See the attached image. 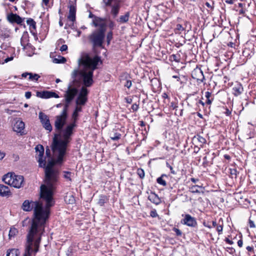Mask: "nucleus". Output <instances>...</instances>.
I'll list each match as a JSON object with an SVG mask.
<instances>
[{"label":"nucleus","instance_id":"nucleus-1","mask_svg":"<svg viewBox=\"0 0 256 256\" xmlns=\"http://www.w3.org/2000/svg\"><path fill=\"white\" fill-rule=\"evenodd\" d=\"M55 186L46 184L40 186V197L38 200L24 202L22 208L26 212L34 210L31 225L27 236H36L40 238L44 232L45 224L50 214V208L54 205L53 198Z\"/></svg>","mask_w":256,"mask_h":256},{"label":"nucleus","instance_id":"nucleus-2","mask_svg":"<svg viewBox=\"0 0 256 256\" xmlns=\"http://www.w3.org/2000/svg\"><path fill=\"white\" fill-rule=\"evenodd\" d=\"M100 62V58L98 56L91 57L88 54H84L78 60V68L74 69L71 74L73 84L77 87L82 84L80 91L78 94L80 96L87 98L88 90L86 87L91 86L93 83V72L97 68V66Z\"/></svg>","mask_w":256,"mask_h":256},{"label":"nucleus","instance_id":"nucleus-3","mask_svg":"<svg viewBox=\"0 0 256 256\" xmlns=\"http://www.w3.org/2000/svg\"><path fill=\"white\" fill-rule=\"evenodd\" d=\"M54 141L52 144V149L53 153V158L51 157L50 150L48 147H46V154L48 157V164L46 166V161L42 160V156L44 154V148L42 145L37 146L35 149L36 151V158L38 160L39 165L40 167L45 168L46 176V184L52 186L53 185L56 186L58 178V171L56 169L54 168L55 164H61L63 161L64 156L66 154V148L64 152L61 156V159L59 160L60 156H56L53 150Z\"/></svg>","mask_w":256,"mask_h":256},{"label":"nucleus","instance_id":"nucleus-4","mask_svg":"<svg viewBox=\"0 0 256 256\" xmlns=\"http://www.w3.org/2000/svg\"><path fill=\"white\" fill-rule=\"evenodd\" d=\"M78 112L74 111L72 114L73 122L68 124L63 129L62 140H58V134H55L54 138L53 150L56 156H60L59 160L64 152V150L67 146L68 144L70 142V136L73 134V130L76 126V122L77 120Z\"/></svg>","mask_w":256,"mask_h":256},{"label":"nucleus","instance_id":"nucleus-5","mask_svg":"<svg viewBox=\"0 0 256 256\" xmlns=\"http://www.w3.org/2000/svg\"><path fill=\"white\" fill-rule=\"evenodd\" d=\"M36 238V236H27V240L26 244V252L24 256H32L34 252V256L38 251L39 246L41 240V236Z\"/></svg>","mask_w":256,"mask_h":256},{"label":"nucleus","instance_id":"nucleus-6","mask_svg":"<svg viewBox=\"0 0 256 256\" xmlns=\"http://www.w3.org/2000/svg\"><path fill=\"white\" fill-rule=\"evenodd\" d=\"M2 180L5 184L17 188H20L24 185L23 176L16 175L12 172H8L4 175Z\"/></svg>","mask_w":256,"mask_h":256},{"label":"nucleus","instance_id":"nucleus-7","mask_svg":"<svg viewBox=\"0 0 256 256\" xmlns=\"http://www.w3.org/2000/svg\"><path fill=\"white\" fill-rule=\"evenodd\" d=\"M105 36V32L94 30L89 36V40L94 47H102Z\"/></svg>","mask_w":256,"mask_h":256},{"label":"nucleus","instance_id":"nucleus-8","mask_svg":"<svg viewBox=\"0 0 256 256\" xmlns=\"http://www.w3.org/2000/svg\"><path fill=\"white\" fill-rule=\"evenodd\" d=\"M122 0H103L106 6H110V14L116 18L118 14Z\"/></svg>","mask_w":256,"mask_h":256},{"label":"nucleus","instance_id":"nucleus-9","mask_svg":"<svg viewBox=\"0 0 256 256\" xmlns=\"http://www.w3.org/2000/svg\"><path fill=\"white\" fill-rule=\"evenodd\" d=\"M76 87V84H73V79H72V81L70 83L64 94L65 101L70 102L73 100L78 93Z\"/></svg>","mask_w":256,"mask_h":256},{"label":"nucleus","instance_id":"nucleus-10","mask_svg":"<svg viewBox=\"0 0 256 256\" xmlns=\"http://www.w3.org/2000/svg\"><path fill=\"white\" fill-rule=\"evenodd\" d=\"M68 118V114L60 113V115L56 116L54 122V126L58 132L62 133V128L66 124Z\"/></svg>","mask_w":256,"mask_h":256},{"label":"nucleus","instance_id":"nucleus-11","mask_svg":"<svg viewBox=\"0 0 256 256\" xmlns=\"http://www.w3.org/2000/svg\"><path fill=\"white\" fill-rule=\"evenodd\" d=\"M182 216L184 218L180 220L182 224L190 228H196L197 226L198 223L195 218L189 214H182Z\"/></svg>","mask_w":256,"mask_h":256},{"label":"nucleus","instance_id":"nucleus-12","mask_svg":"<svg viewBox=\"0 0 256 256\" xmlns=\"http://www.w3.org/2000/svg\"><path fill=\"white\" fill-rule=\"evenodd\" d=\"M92 24L99 28L96 30L105 32L106 30V19L95 16L92 20Z\"/></svg>","mask_w":256,"mask_h":256},{"label":"nucleus","instance_id":"nucleus-13","mask_svg":"<svg viewBox=\"0 0 256 256\" xmlns=\"http://www.w3.org/2000/svg\"><path fill=\"white\" fill-rule=\"evenodd\" d=\"M39 118L44 128L49 132L52 130V126L50 124L48 117L42 112L39 113Z\"/></svg>","mask_w":256,"mask_h":256},{"label":"nucleus","instance_id":"nucleus-14","mask_svg":"<svg viewBox=\"0 0 256 256\" xmlns=\"http://www.w3.org/2000/svg\"><path fill=\"white\" fill-rule=\"evenodd\" d=\"M36 96L42 98H58L59 96L56 92L51 91L38 92Z\"/></svg>","mask_w":256,"mask_h":256},{"label":"nucleus","instance_id":"nucleus-15","mask_svg":"<svg viewBox=\"0 0 256 256\" xmlns=\"http://www.w3.org/2000/svg\"><path fill=\"white\" fill-rule=\"evenodd\" d=\"M7 19L10 23H16L17 24H21L23 21L22 18L16 14L10 13L7 16Z\"/></svg>","mask_w":256,"mask_h":256},{"label":"nucleus","instance_id":"nucleus-16","mask_svg":"<svg viewBox=\"0 0 256 256\" xmlns=\"http://www.w3.org/2000/svg\"><path fill=\"white\" fill-rule=\"evenodd\" d=\"M24 123L21 120H18L14 126V130L17 133H20L21 135L24 134Z\"/></svg>","mask_w":256,"mask_h":256},{"label":"nucleus","instance_id":"nucleus-17","mask_svg":"<svg viewBox=\"0 0 256 256\" xmlns=\"http://www.w3.org/2000/svg\"><path fill=\"white\" fill-rule=\"evenodd\" d=\"M68 18L69 20L74 22L76 20V8L74 5L70 6Z\"/></svg>","mask_w":256,"mask_h":256},{"label":"nucleus","instance_id":"nucleus-18","mask_svg":"<svg viewBox=\"0 0 256 256\" xmlns=\"http://www.w3.org/2000/svg\"><path fill=\"white\" fill-rule=\"evenodd\" d=\"M148 199L152 203L158 205L161 202L160 198L154 192H151L148 196Z\"/></svg>","mask_w":256,"mask_h":256},{"label":"nucleus","instance_id":"nucleus-19","mask_svg":"<svg viewBox=\"0 0 256 256\" xmlns=\"http://www.w3.org/2000/svg\"><path fill=\"white\" fill-rule=\"evenodd\" d=\"M242 91L243 88L240 84H237L232 88V93L236 96H238L240 94Z\"/></svg>","mask_w":256,"mask_h":256},{"label":"nucleus","instance_id":"nucleus-20","mask_svg":"<svg viewBox=\"0 0 256 256\" xmlns=\"http://www.w3.org/2000/svg\"><path fill=\"white\" fill-rule=\"evenodd\" d=\"M130 16V12H126L124 15L120 16L116 21L120 24L126 23L128 21Z\"/></svg>","mask_w":256,"mask_h":256},{"label":"nucleus","instance_id":"nucleus-21","mask_svg":"<svg viewBox=\"0 0 256 256\" xmlns=\"http://www.w3.org/2000/svg\"><path fill=\"white\" fill-rule=\"evenodd\" d=\"M9 193H10L9 188L4 184H0V196H6L8 195Z\"/></svg>","mask_w":256,"mask_h":256},{"label":"nucleus","instance_id":"nucleus-22","mask_svg":"<svg viewBox=\"0 0 256 256\" xmlns=\"http://www.w3.org/2000/svg\"><path fill=\"white\" fill-rule=\"evenodd\" d=\"M187 78L186 76L182 75L181 76H177V82H180V88L183 87L184 84L187 82Z\"/></svg>","mask_w":256,"mask_h":256},{"label":"nucleus","instance_id":"nucleus-23","mask_svg":"<svg viewBox=\"0 0 256 256\" xmlns=\"http://www.w3.org/2000/svg\"><path fill=\"white\" fill-rule=\"evenodd\" d=\"M64 200L67 204H72L74 202L75 198L72 194H67L64 198Z\"/></svg>","mask_w":256,"mask_h":256},{"label":"nucleus","instance_id":"nucleus-24","mask_svg":"<svg viewBox=\"0 0 256 256\" xmlns=\"http://www.w3.org/2000/svg\"><path fill=\"white\" fill-rule=\"evenodd\" d=\"M87 101V98H83L82 96H78L76 102V105H82L84 106L86 104Z\"/></svg>","mask_w":256,"mask_h":256},{"label":"nucleus","instance_id":"nucleus-25","mask_svg":"<svg viewBox=\"0 0 256 256\" xmlns=\"http://www.w3.org/2000/svg\"><path fill=\"white\" fill-rule=\"evenodd\" d=\"M52 62L56 64H63L66 62V59L63 56H58V58H54Z\"/></svg>","mask_w":256,"mask_h":256},{"label":"nucleus","instance_id":"nucleus-26","mask_svg":"<svg viewBox=\"0 0 256 256\" xmlns=\"http://www.w3.org/2000/svg\"><path fill=\"white\" fill-rule=\"evenodd\" d=\"M20 252L17 249H12L7 252L6 256H18Z\"/></svg>","mask_w":256,"mask_h":256},{"label":"nucleus","instance_id":"nucleus-27","mask_svg":"<svg viewBox=\"0 0 256 256\" xmlns=\"http://www.w3.org/2000/svg\"><path fill=\"white\" fill-rule=\"evenodd\" d=\"M27 24L30 26V28H33L36 30V22L34 20L31 18H29L26 20Z\"/></svg>","mask_w":256,"mask_h":256},{"label":"nucleus","instance_id":"nucleus-28","mask_svg":"<svg viewBox=\"0 0 256 256\" xmlns=\"http://www.w3.org/2000/svg\"><path fill=\"white\" fill-rule=\"evenodd\" d=\"M190 191L192 193H200L201 189V187L198 186H192L190 188Z\"/></svg>","mask_w":256,"mask_h":256},{"label":"nucleus","instance_id":"nucleus-29","mask_svg":"<svg viewBox=\"0 0 256 256\" xmlns=\"http://www.w3.org/2000/svg\"><path fill=\"white\" fill-rule=\"evenodd\" d=\"M40 78V76L38 74L32 73H30L29 74L28 79L32 81H37L38 79Z\"/></svg>","mask_w":256,"mask_h":256},{"label":"nucleus","instance_id":"nucleus-30","mask_svg":"<svg viewBox=\"0 0 256 256\" xmlns=\"http://www.w3.org/2000/svg\"><path fill=\"white\" fill-rule=\"evenodd\" d=\"M106 22L108 23V28L110 30V31H112V30L116 26L114 22L110 19H108Z\"/></svg>","mask_w":256,"mask_h":256},{"label":"nucleus","instance_id":"nucleus-31","mask_svg":"<svg viewBox=\"0 0 256 256\" xmlns=\"http://www.w3.org/2000/svg\"><path fill=\"white\" fill-rule=\"evenodd\" d=\"M106 198L105 196H100L98 200V204L100 206H102L106 202Z\"/></svg>","mask_w":256,"mask_h":256},{"label":"nucleus","instance_id":"nucleus-32","mask_svg":"<svg viewBox=\"0 0 256 256\" xmlns=\"http://www.w3.org/2000/svg\"><path fill=\"white\" fill-rule=\"evenodd\" d=\"M64 176L66 180L71 181V177L74 176V174L70 172H64Z\"/></svg>","mask_w":256,"mask_h":256},{"label":"nucleus","instance_id":"nucleus-33","mask_svg":"<svg viewBox=\"0 0 256 256\" xmlns=\"http://www.w3.org/2000/svg\"><path fill=\"white\" fill-rule=\"evenodd\" d=\"M113 33L112 31L108 32L106 35V41L108 44H110L111 40L112 39Z\"/></svg>","mask_w":256,"mask_h":256},{"label":"nucleus","instance_id":"nucleus-34","mask_svg":"<svg viewBox=\"0 0 256 256\" xmlns=\"http://www.w3.org/2000/svg\"><path fill=\"white\" fill-rule=\"evenodd\" d=\"M229 170H230V174L232 176V178H236V176H237V170H236V168H230Z\"/></svg>","mask_w":256,"mask_h":256},{"label":"nucleus","instance_id":"nucleus-35","mask_svg":"<svg viewBox=\"0 0 256 256\" xmlns=\"http://www.w3.org/2000/svg\"><path fill=\"white\" fill-rule=\"evenodd\" d=\"M165 176L164 175H162V176L158 178L157 179V182L158 184L162 185L164 186H165L166 185V182L164 180H163L162 178Z\"/></svg>","mask_w":256,"mask_h":256},{"label":"nucleus","instance_id":"nucleus-36","mask_svg":"<svg viewBox=\"0 0 256 256\" xmlns=\"http://www.w3.org/2000/svg\"><path fill=\"white\" fill-rule=\"evenodd\" d=\"M70 103V102H68V101H66V104H64L63 110L61 112L62 113L68 114V110Z\"/></svg>","mask_w":256,"mask_h":256},{"label":"nucleus","instance_id":"nucleus-37","mask_svg":"<svg viewBox=\"0 0 256 256\" xmlns=\"http://www.w3.org/2000/svg\"><path fill=\"white\" fill-rule=\"evenodd\" d=\"M121 134L119 133H114L110 136V138L114 140H116L120 138Z\"/></svg>","mask_w":256,"mask_h":256},{"label":"nucleus","instance_id":"nucleus-38","mask_svg":"<svg viewBox=\"0 0 256 256\" xmlns=\"http://www.w3.org/2000/svg\"><path fill=\"white\" fill-rule=\"evenodd\" d=\"M137 174L140 178H143L144 177V172L142 169L138 168L137 170Z\"/></svg>","mask_w":256,"mask_h":256},{"label":"nucleus","instance_id":"nucleus-39","mask_svg":"<svg viewBox=\"0 0 256 256\" xmlns=\"http://www.w3.org/2000/svg\"><path fill=\"white\" fill-rule=\"evenodd\" d=\"M181 54H182V60H181V58H180L179 60H178V59L177 58L176 62H177V63L180 62V64H181L182 65V66H181V68H184V67H185V66H184V63L182 62V60H184V58H185V55H184V54H183V53H182V52H181ZM178 54H177V55H178Z\"/></svg>","mask_w":256,"mask_h":256},{"label":"nucleus","instance_id":"nucleus-40","mask_svg":"<svg viewBox=\"0 0 256 256\" xmlns=\"http://www.w3.org/2000/svg\"><path fill=\"white\" fill-rule=\"evenodd\" d=\"M216 228V230L218 231V234H221L223 230L222 226L221 224H218Z\"/></svg>","mask_w":256,"mask_h":256},{"label":"nucleus","instance_id":"nucleus-41","mask_svg":"<svg viewBox=\"0 0 256 256\" xmlns=\"http://www.w3.org/2000/svg\"><path fill=\"white\" fill-rule=\"evenodd\" d=\"M16 232H17L16 230L14 228H10L9 232V236H12L15 235Z\"/></svg>","mask_w":256,"mask_h":256},{"label":"nucleus","instance_id":"nucleus-42","mask_svg":"<svg viewBox=\"0 0 256 256\" xmlns=\"http://www.w3.org/2000/svg\"><path fill=\"white\" fill-rule=\"evenodd\" d=\"M205 4L208 8H210L212 10L214 8V2H212V4H210L208 2H206Z\"/></svg>","mask_w":256,"mask_h":256},{"label":"nucleus","instance_id":"nucleus-43","mask_svg":"<svg viewBox=\"0 0 256 256\" xmlns=\"http://www.w3.org/2000/svg\"><path fill=\"white\" fill-rule=\"evenodd\" d=\"M132 81L130 80H127L126 84H124V86L128 88H130L132 86Z\"/></svg>","mask_w":256,"mask_h":256},{"label":"nucleus","instance_id":"nucleus-44","mask_svg":"<svg viewBox=\"0 0 256 256\" xmlns=\"http://www.w3.org/2000/svg\"><path fill=\"white\" fill-rule=\"evenodd\" d=\"M150 215L152 218H156L158 215L156 210H152L150 212Z\"/></svg>","mask_w":256,"mask_h":256},{"label":"nucleus","instance_id":"nucleus-45","mask_svg":"<svg viewBox=\"0 0 256 256\" xmlns=\"http://www.w3.org/2000/svg\"><path fill=\"white\" fill-rule=\"evenodd\" d=\"M248 224H249V226L250 228H256V226H255V224H254V221L251 220L250 218L248 220Z\"/></svg>","mask_w":256,"mask_h":256},{"label":"nucleus","instance_id":"nucleus-46","mask_svg":"<svg viewBox=\"0 0 256 256\" xmlns=\"http://www.w3.org/2000/svg\"><path fill=\"white\" fill-rule=\"evenodd\" d=\"M138 105L136 104H133L132 106V109L133 110V111H136L138 110Z\"/></svg>","mask_w":256,"mask_h":256},{"label":"nucleus","instance_id":"nucleus-47","mask_svg":"<svg viewBox=\"0 0 256 256\" xmlns=\"http://www.w3.org/2000/svg\"><path fill=\"white\" fill-rule=\"evenodd\" d=\"M81 105H76L74 111L76 112H79L82 111V107L80 106Z\"/></svg>","mask_w":256,"mask_h":256},{"label":"nucleus","instance_id":"nucleus-48","mask_svg":"<svg viewBox=\"0 0 256 256\" xmlns=\"http://www.w3.org/2000/svg\"><path fill=\"white\" fill-rule=\"evenodd\" d=\"M68 50V46L66 44H63L60 48L61 52H64Z\"/></svg>","mask_w":256,"mask_h":256},{"label":"nucleus","instance_id":"nucleus-49","mask_svg":"<svg viewBox=\"0 0 256 256\" xmlns=\"http://www.w3.org/2000/svg\"><path fill=\"white\" fill-rule=\"evenodd\" d=\"M32 96V93L30 92H26L25 93V97L26 98L28 99L30 98Z\"/></svg>","mask_w":256,"mask_h":256},{"label":"nucleus","instance_id":"nucleus-50","mask_svg":"<svg viewBox=\"0 0 256 256\" xmlns=\"http://www.w3.org/2000/svg\"><path fill=\"white\" fill-rule=\"evenodd\" d=\"M184 28L180 24H177V30H184Z\"/></svg>","mask_w":256,"mask_h":256},{"label":"nucleus","instance_id":"nucleus-51","mask_svg":"<svg viewBox=\"0 0 256 256\" xmlns=\"http://www.w3.org/2000/svg\"><path fill=\"white\" fill-rule=\"evenodd\" d=\"M203 160H204V162H203L202 164H203V166H207V162H207V158H206V156H204V157L203 158Z\"/></svg>","mask_w":256,"mask_h":256},{"label":"nucleus","instance_id":"nucleus-52","mask_svg":"<svg viewBox=\"0 0 256 256\" xmlns=\"http://www.w3.org/2000/svg\"><path fill=\"white\" fill-rule=\"evenodd\" d=\"M211 95H212V93L211 92H206L205 96H206V99L210 98V97L211 96Z\"/></svg>","mask_w":256,"mask_h":256},{"label":"nucleus","instance_id":"nucleus-53","mask_svg":"<svg viewBox=\"0 0 256 256\" xmlns=\"http://www.w3.org/2000/svg\"><path fill=\"white\" fill-rule=\"evenodd\" d=\"M196 72H198L200 74V76L202 77V80L204 79V76L202 72L200 70H196Z\"/></svg>","mask_w":256,"mask_h":256},{"label":"nucleus","instance_id":"nucleus-54","mask_svg":"<svg viewBox=\"0 0 256 256\" xmlns=\"http://www.w3.org/2000/svg\"><path fill=\"white\" fill-rule=\"evenodd\" d=\"M13 58H14V57H12V56L8 57L4 60V62H8L10 60H13Z\"/></svg>","mask_w":256,"mask_h":256},{"label":"nucleus","instance_id":"nucleus-55","mask_svg":"<svg viewBox=\"0 0 256 256\" xmlns=\"http://www.w3.org/2000/svg\"><path fill=\"white\" fill-rule=\"evenodd\" d=\"M242 244H243L242 240V239L238 240V245L240 247H242Z\"/></svg>","mask_w":256,"mask_h":256},{"label":"nucleus","instance_id":"nucleus-56","mask_svg":"<svg viewBox=\"0 0 256 256\" xmlns=\"http://www.w3.org/2000/svg\"><path fill=\"white\" fill-rule=\"evenodd\" d=\"M225 241L226 243L230 244H233V242L230 240H229L228 238H226V240H225Z\"/></svg>","mask_w":256,"mask_h":256},{"label":"nucleus","instance_id":"nucleus-57","mask_svg":"<svg viewBox=\"0 0 256 256\" xmlns=\"http://www.w3.org/2000/svg\"><path fill=\"white\" fill-rule=\"evenodd\" d=\"M224 113L226 116H230L231 114V111L226 108Z\"/></svg>","mask_w":256,"mask_h":256},{"label":"nucleus","instance_id":"nucleus-58","mask_svg":"<svg viewBox=\"0 0 256 256\" xmlns=\"http://www.w3.org/2000/svg\"><path fill=\"white\" fill-rule=\"evenodd\" d=\"M225 2L226 4H233V3H234V0H226Z\"/></svg>","mask_w":256,"mask_h":256},{"label":"nucleus","instance_id":"nucleus-59","mask_svg":"<svg viewBox=\"0 0 256 256\" xmlns=\"http://www.w3.org/2000/svg\"><path fill=\"white\" fill-rule=\"evenodd\" d=\"M174 60V61H176V56L175 54H172L170 58V60Z\"/></svg>","mask_w":256,"mask_h":256},{"label":"nucleus","instance_id":"nucleus-60","mask_svg":"<svg viewBox=\"0 0 256 256\" xmlns=\"http://www.w3.org/2000/svg\"><path fill=\"white\" fill-rule=\"evenodd\" d=\"M42 2L46 6L48 5L49 0H42Z\"/></svg>","mask_w":256,"mask_h":256},{"label":"nucleus","instance_id":"nucleus-61","mask_svg":"<svg viewBox=\"0 0 256 256\" xmlns=\"http://www.w3.org/2000/svg\"><path fill=\"white\" fill-rule=\"evenodd\" d=\"M29 74H30V72H24L22 76L23 78H26L28 76H29Z\"/></svg>","mask_w":256,"mask_h":256},{"label":"nucleus","instance_id":"nucleus-62","mask_svg":"<svg viewBox=\"0 0 256 256\" xmlns=\"http://www.w3.org/2000/svg\"><path fill=\"white\" fill-rule=\"evenodd\" d=\"M218 224L216 223V221H212V227H216L218 226Z\"/></svg>","mask_w":256,"mask_h":256},{"label":"nucleus","instance_id":"nucleus-63","mask_svg":"<svg viewBox=\"0 0 256 256\" xmlns=\"http://www.w3.org/2000/svg\"><path fill=\"white\" fill-rule=\"evenodd\" d=\"M246 250L249 251V252H251L253 250V248L252 247V246H248L246 248Z\"/></svg>","mask_w":256,"mask_h":256},{"label":"nucleus","instance_id":"nucleus-64","mask_svg":"<svg viewBox=\"0 0 256 256\" xmlns=\"http://www.w3.org/2000/svg\"><path fill=\"white\" fill-rule=\"evenodd\" d=\"M203 224L204 225V226L208 227L210 228H212L211 226L207 224L206 222H204Z\"/></svg>","mask_w":256,"mask_h":256}]
</instances>
